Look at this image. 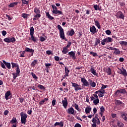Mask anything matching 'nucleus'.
<instances>
[{
  "label": "nucleus",
  "instance_id": "nucleus-1",
  "mask_svg": "<svg viewBox=\"0 0 127 127\" xmlns=\"http://www.w3.org/2000/svg\"><path fill=\"white\" fill-rule=\"evenodd\" d=\"M58 29L60 31V38L61 39H62L63 40H64L65 41H67V39L65 38V35H64V30L63 28H62V27H61V25H58Z\"/></svg>",
  "mask_w": 127,
  "mask_h": 127
},
{
  "label": "nucleus",
  "instance_id": "nucleus-2",
  "mask_svg": "<svg viewBox=\"0 0 127 127\" xmlns=\"http://www.w3.org/2000/svg\"><path fill=\"white\" fill-rule=\"evenodd\" d=\"M21 116V124H23V125H25L26 123V119L27 118V115L26 114H24L23 112L20 113Z\"/></svg>",
  "mask_w": 127,
  "mask_h": 127
},
{
  "label": "nucleus",
  "instance_id": "nucleus-3",
  "mask_svg": "<svg viewBox=\"0 0 127 127\" xmlns=\"http://www.w3.org/2000/svg\"><path fill=\"white\" fill-rule=\"evenodd\" d=\"M34 29L33 27H31L30 29V34L31 36V40L34 42H37L38 40V38L37 37H34Z\"/></svg>",
  "mask_w": 127,
  "mask_h": 127
},
{
  "label": "nucleus",
  "instance_id": "nucleus-4",
  "mask_svg": "<svg viewBox=\"0 0 127 127\" xmlns=\"http://www.w3.org/2000/svg\"><path fill=\"white\" fill-rule=\"evenodd\" d=\"M113 42V39L110 37H107L106 38L103 39L101 41V44L103 45H105L106 43H111Z\"/></svg>",
  "mask_w": 127,
  "mask_h": 127
},
{
  "label": "nucleus",
  "instance_id": "nucleus-5",
  "mask_svg": "<svg viewBox=\"0 0 127 127\" xmlns=\"http://www.w3.org/2000/svg\"><path fill=\"white\" fill-rule=\"evenodd\" d=\"M72 86L74 88V90L76 91L79 90H81L82 88L80 87V85L77 83L71 82Z\"/></svg>",
  "mask_w": 127,
  "mask_h": 127
},
{
  "label": "nucleus",
  "instance_id": "nucleus-6",
  "mask_svg": "<svg viewBox=\"0 0 127 127\" xmlns=\"http://www.w3.org/2000/svg\"><path fill=\"white\" fill-rule=\"evenodd\" d=\"M119 70H118V73L120 74H121L122 75H127V72L126 71V70L123 67H122V69H120V68H118Z\"/></svg>",
  "mask_w": 127,
  "mask_h": 127
},
{
  "label": "nucleus",
  "instance_id": "nucleus-7",
  "mask_svg": "<svg viewBox=\"0 0 127 127\" xmlns=\"http://www.w3.org/2000/svg\"><path fill=\"white\" fill-rule=\"evenodd\" d=\"M81 78V81L83 83V85L84 86H89V81H88L84 77H80Z\"/></svg>",
  "mask_w": 127,
  "mask_h": 127
},
{
  "label": "nucleus",
  "instance_id": "nucleus-8",
  "mask_svg": "<svg viewBox=\"0 0 127 127\" xmlns=\"http://www.w3.org/2000/svg\"><path fill=\"white\" fill-rule=\"evenodd\" d=\"M116 16L120 19H124L125 18V16L123 15V13L122 11L118 12Z\"/></svg>",
  "mask_w": 127,
  "mask_h": 127
},
{
  "label": "nucleus",
  "instance_id": "nucleus-9",
  "mask_svg": "<svg viewBox=\"0 0 127 127\" xmlns=\"http://www.w3.org/2000/svg\"><path fill=\"white\" fill-rule=\"evenodd\" d=\"M66 112L69 114L74 115L75 111L72 107H70L66 110Z\"/></svg>",
  "mask_w": 127,
  "mask_h": 127
},
{
  "label": "nucleus",
  "instance_id": "nucleus-10",
  "mask_svg": "<svg viewBox=\"0 0 127 127\" xmlns=\"http://www.w3.org/2000/svg\"><path fill=\"white\" fill-rule=\"evenodd\" d=\"M120 93H122V94H125L127 93V91L125 89H122L121 90H117V91L115 92V94L116 95H118Z\"/></svg>",
  "mask_w": 127,
  "mask_h": 127
},
{
  "label": "nucleus",
  "instance_id": "nucleus-11",
  "mask_svg": "<svg viewBox=\"0 0 127 127\" xmlns=\"http://www.w3.org/2000/svg\"><path fill=\"white\" fill-rule=\"evenodd\" d=\"M90 99L91 101H93V103L95 105H98V104L99 103V99L98 98L96 99L94 98V97L92 96L90 97Z\"/></svg>",
  "mask_w": 127,
  "mask_h": 127
},
{
  "label": "nucleus",
  "instance_id": "nucleus-12",
  "mask_svg": "<svg viewBox=\"0 0 127 127\" xmlns=\"http://www.w3.org/2000/svg\"><path fill=\"white\" fill-rule=\"evenodd\" d=\"M89 85H90L92 87L94 88L96 86V83L95 82L93 81L91 79H88Z\"/></svg>",
  "mask_w": 127,
  "mask_h": 127
},
{
  "label": "nucleus",
  "instance_id": "nucleus-13",
  "mask_svg": "<svg viewBox=\"0 0 127 127\" xmlns=\"http://www.w3.org/2000/svg\"><path fill=\"white\" fill-rule=\"evenodd\" d=\"M90 31L93 34H95L97 32V29L94 26L90 27Z\"/></svg>",
  "mask_w": 127,
  "mask_h": 127
},
{
  "label": "nucleus",
  "instance_id": "nucleus-14",
  "mask_svg": "<svg viewBox=\"0 0 127 127\" xmlns=\"http://www.w3.org/2000/svg\"><path fill=\"white\" fill-rule=\"evenodd\" d=\"M62 103L64 107L66 108L68 105L67 100L66 98H64V100L62 101Z\"/></svg>",
  "mask_w": 127,
  "mask_h": 127
},
{
  "label": "nucleus",
  "instance_id": "nucleus-15",
  "mask_svg": "<svg viewBox=\"0 0 127 127\" xmlns=\"http://www.w3.org/2000/svg\"><path fill=\"white\" fill-rule=\"evenodd\" d=\"M68 55L70 57H71L73 60H75L76 59V57H75V52L71 51L68 53Z\"/></svg>",
  "mask_w": 127,
  "mask_h": 127
},
{
  "label": "nucleus",
  "instance_id": "nucleus-16",
  "mask_svg": "<svg viewBox=\"0 0 127 127\" xmlns=\"http://www.w3.org/2000/svg\"><path fill=\"white\" fill-rule=\"evenodd\" d=\"M90 71L92 74H93L94 75H97V73L96 72V70L94 69V67L92 65L91 66L90 68Z\"/></svg>",
  "mask_w": 127,
  "mask_h": 127
},
{
  "label": "nucleus",
  "instance_id": "nucleus-17",
  "mask_svg": "<svg viewBox=\"0 0 127 127\" xmlns=\"http://www.w3.org/2000/svg\"><path fill=\"white\" fill-rule=\"evenodd\" d=\"M25 51L28 52V53H32L31 56H33L34 50L32 49H29V48H26Z\"/></svg>",
  "mask_w": 127,
  "mask_h": 127
},
{
  "label": "nucleus",
  "instance_id": "nucleus-18",
  "mask_svg": "<svg viewBox=\"0 0 127 127\" xmlns=\"http://www.w3.org/2000/svg\"><path fill=\"white\" fill-rule=\"evenodd\" d=\"M114 50V54H115V55H119L121 54V51H120L119 49H118L115 48Z\"/></svg>",
  "mask_w": 127,
  "mask_h": 127
},
{
  "label": "nucleus",
  "instance_id": "nucleus-19",
  "mask_svg": "<svg viewBox=\"0 0 127 127\" xmlns=\"http://www.w3.org/2000/svg\"><path fill=\"white\" fill-rule=\"evenodd\" d=\"M2 62L4 64L8 69H10L11 64L10 63H6L5 61L3 60Z\"/></svg>",
  "mask_w": 127,
  "mask_h": 127
},
{
  "label": "nucleus",
  "instance_id": "nucleus-20",
  "mask_svg": "<svg viewBox=\"0 0 127 127\" xmlns=\"http://www.w3.org/2000/svg\"><path fill=\"white\" fill-rule=\"evenodd\" d=\"M57 126H60V127H62L64 126V123L63 122H56L54 124V127H57Z\"/></svg>",
  "mask_w": 127,
  "mask_h": 127
},
{
  "label": "nucleus",
  "instance_id": "nucleus-21",
  "mask_svg": "<svg viewBox=\"0 0 127 127\" xmlns=\"http://www.w3.org/2000/svg\"><path fill=\"white\" fill-rule=\"evenodd\" d=\"M41 16V15H40V14H36V15H34V18H33V20L34 21L37 20Z\"/></svg>",
  "mask_w": 127,
  "mask_h": 127
},
{
  "label": "nucleus",
  "instance_id": "nucleus-22",
  "mask_svg": "<svg viewBox=\"0 0 127 127\" xmlns=\"http://www.w3.org/2000/svg\"><path fill=\"white\" fill-rule=\"evenodd\" d=\"M11 93L10 91H7L5 93V99L7 100L9 98L8 97L10 96Z\"/></svg>",
  "mask_w": 127,
  "mask_h": 127
},
{
  "label": "nucleus",
  "instance_id": "nucleus-23",
  "mask_svg": "<svg viewBox=\"0 0 127 127\" xmlns=\"http://www.w3.org/2000/svg\"><path fill=\"white\" fill-rule=\"evenodd\" d=\"M96 94H103L104 95V93H106V92L105 91V90H98L95 92Z\"/></svg>",
  "mask_w": 127,
  "mask_h": 127
},
{
  "label": "nucleus",
  "instance_id": "nucleus-24",
  "mask_svg": "<svg viewBox=\"0 0 127 127\" xmlns=\"http://www.w3.org/2000/svg\"><path fill=\"white\" fill-rule=\"evenodd\" d=\"M121 117L122 118H123V119H124L125 121H126V122H127V115L125 113H121Z\"/></svg>",
  "mask_w": 127,
  "mask_h": 127
},
{
  "label": "nucleus",
  "instance_id": "nucleus-25",
  "mask_svg": "<svg viewBox=\"0 0 127 127\" xmlns=\"http://www.w3.org/2000/svg\"><path fill=\"white\" fill-rule=\"evenodd\" d=\"M34 12L36 14H40V13H41L40 10H39V9L38 8H37V7H35L34 9Z\"/></svg>",
  "mask_w": 127,
  "mask_h": 127
},
{
  "label": "nucleus",
  "instance_id": "nucleus-26",
  "mask_svg": "<svg viewBox=\"0 0 127 127\" xmlns=\"http://www.w3.org/2000/svg\"><path fill=\"white\" fill-rule=\"evenodd\" d=\"M68 48L66 47H64L63 48V51H62L63 53L64 54H66L68 53Z\"/></svg>",
  "mask_w": 127,
  "mask_h": 127
},
{
  "label": "nucleus",
  "instance_id": "nucleus-27",
  "mask_svg": "<svg viewBox=\"0 0 127 127\" xmlns=\"http://www.w3.org/2000/svg\"><path fill=\"white\" fill-rule=\"evenodd\" d=\"M85 113L86 114H88L91 111V108H90V107L88 106L85 108Z\"/></svg>",
  "mask_w": 127,
  "mask_h": 127
},
{
  "label": "nucleus",
  "instance_id": "nucleus-28",
  "mask_svg": "<svg viewBox=\"0 0 127 127\" xmlns=\"http://www.w3.org/2000/svg\"><path fill=\"white\" fill-rule=\"evenodd\" d=\"M94 22H95V25L98 28V29H100L101 26L98 21L96 20V19H94Z\"/></svg>",
  "mask_w": 127,
  "mask_h": 127
},
{
  "label": "nucleus",
  "instance_id": "nucleus-29",
  "mask_svg": "<svg viewBox=\"0 0 127 127\" xmlns=\"http://www.w3.org/2000/svg\"><path fill=\"white\" fill-rule=\"evenodd\" d=\"M100 43V40L99 38H96L95 43L94 44V46L96 47Z\"/></svg>",
  "mask_w": 127,
  "mask_h": 127
},
{
  "label": "nucleus",
  "instance_id": "nucleus-30",
  "mask_svg": "<svg viewBox=\"0 0 127 127\" xmlns=\"http://www.w3.org/2000/svg\"><path fill=\"white\" fill-rule=\"evenodd\" d=\"M64 67H65L64 68L65 74L67 75H69V72H70V70L66 66H65Z\"/></svg>",
  "mask_w": 127,
  "mask_h": 127
},
{
  "label": "nucleus",
  "instance_id": "nucleus-31",
  "mask_svg": "<svg viewBox=\"0 0 127 127\" xmlns=\"http://www.w3.org/2000/svg\"><path fill=\"white\" fill-rule=\"evenodd\" d=\"M17 121L15 118L13 117L12 119L10 121V123L13 125V124H15Z\"/></svg>",
  "mask_w": 127,
  "mask_h": 127
},
{
  "label": "nucleus",
  "instance_id": "nucleus-32",
  "mask_svg": "<svg viewBox=\"0 0 127 127\" xmlns=\"http://www.w3.org/2000/svg\"><path fill=\"white\" fill-rule=\"evenodd\" d=\"M46 16L48 17V18L50 19V20H53L54 19V18L52 16H51L49 12H46Z\"/></svg>",
  "mask_w": 127,
  "mask_h": 127
},
{
  "label": "nucleus",
  "instance_id": "nucleus-33",
  "mask_svg": "<svg viewBox=\"0 0 127 127\" xmlns=\"http://www.w3.org/2000/svg\"><path fill=\"white\" fill-rule=\"evenodd\" d=\"M11 65H12V67H16L17 68L19 66V65L17 63H11Z\"/></svg>",
  "mask_w": 127,
  "mask_h": 127
},
{
  "label": "nucleus",
  "instance_id": "nucleus-34",
  "mask_svg": "<svg viewBox=\"0 0 127 127\" xmlns=\"http://www.w3.org/2000/svg\"><path fill=\"white\" fill-rule=\"evenodd\" d=\"M54 14H59L60 15H63V12L61 11L58 10L57 9L55 11H54Z\"/></svg>",
  "mask_w": 127,
  "mask_h": 127
},
{
  "label": "nucleus",
  "instance_id": "nucleus-35",
  "mask_svg": "<svg viewBox=\"0 0 127 127\" xmlns=\"http://www.w3.org/2000/svg\"><path fill=\"white\" fill-rule=\"evenodd\" d=\"M98 115L96 114L95 118H93V119H92V122L93 123H96V121L99 119L98 118Z\"/></svg>",
  "mask_w": 127,
  "mask_h": 127
},
{
  "label": "nucleus",
  "instance_id": "nucleus-36",
  "mask_svg": "<svg viewBox=\"0 0 127 127\" xmlns=\"http://www.w3.org/2000/svg\"><path fill=\"white\" fill-rule=\"evenodd\" d=\"M75 32L73 29L69 32V36H72L74 34Z\"/></svg>",
  "mask_w": 127,
  "mask_h": 127
},
{
  "label": "nucleus",
  "instance_id": "nucleus-37",
  "mask_svg": "<svg viewBox=\"0 0 127 127\" xmlns=\"http://www.w3.org/2000/svg\"><path fill=\"white\" fill-rule=\"evenodd\" d=\"M123 103V102L120 100H116L115 101V104L117 106L120 105Z\"/></svg>",
  "mask_w": 127,
  "mask_h": 127
},
{
  "label": "nucleus",
  "instance_id": "nucleus-38",
  "mask_svg": "<svg viewBox=\"0 0 127 127\" xmlns=\"http://www.w3.org/2000/svg\"><path fill=\"white\" fill-rule=\"evenodd\" d=\"M9 43H14L16 41L14 37L10 38L9 37Z\"/></svg>",
  "mask_w": 127,
  "mask_h": 127
},
{
  "label": "nucleus",
  "instance_id": "nucleus-39",
  "mask_svg": "<svg viewBox=\"0 0 127 127\" xmlns=\"http://www.w3.org/2000/svg\"><path fill=\"white\" fill-rule=\"evenodd\" d=\"M120 44L121 45H124L125 46H127V42L122 41L120 42Z\"/></svg>",
  "mask_w": 127,
  "mask_h": 127
},
{
  "label": "nucleus",
  "instance_id": "nucleus-40",
  "mask_svg": "<svg viewBox=\"0 0 127 127\" xmlns=\"http://www.w3.org/2000/svg\"><path fill=\"white\" fill-rule=\"evenodd\" d=\"M38 63L37 60H35L31 64V66H34Z\"/></svg>",
  "mask_w": 127,
  "mask_h": 127
},
{
  "label": "nucleus",
  "instance_id": "nucleus-41",
  "mask_svg": "<svg viewBox=\"0 0 127 127\" xmlns=\"http://www.w3.org/2000/svg\"><path fill=\"white\" fill-rule=\"evenodd\" d=\"M30 16V14H26L25 13H23L21 15V16L24 18V19H25V18H27L28 16Z\"/></svg>",
  "mask_w": 127,
  "mask_h": 127
},
{
  "label": "nucleus",
  "instance_id": "nucleus-42",
  "mask_svg": "<svg viewBox=\"0 0 127 127\" xmlns=\"http://www.w3.org/2000/svg\"><path fill=\"white\" fill-rule=\"evenodd\" d=\"M18 4V2H13L9 4V6L10 7H13L15 5H16Z\"/></svg>",
  "mask_w": 127,
  "mask_h": 127
},
{
  "label": "nucleus",
  "instance_id": "nucleus-43",
  "mask_svg": "<svg viewBox=\"0 0 127 127\" xmlns=\"http://www.w3.org/2000/svg\"><path fill=\"white\" fill-rule=\"evenodd\" d=\"M93 7L95 10H100V9L99 6L97 4L94 5Z\"/></svg>",
  "mask_w": 127,
  "mask_h": 127
},
{
  "label": "nucleus",
  "instance_id": "nucleus-44",
  "mask_svg": "<svg viewBox=\"0 0 127 127\" xmlns=\"http://www.w3.org/2000/svg\"><path fill=\"white\" fill-rule=\"evenodd\" d=\"M12 75H13V78L14 79H15L16 78V77L19 75V74H17L16 73H12Z\"/></svg>",
  "mask_w": 127,
  "mask_h": 127
},
{
  "label": "nucleus",
  "instance_id": "nucleus-45",
  "mask_svg": "<svg viewBox=\"0 0 127 127\" xmlns=\"http://www.w3.org/2000/svg\"><path fill=\"white\" fill-rule=\"evenodd\" d=\"M52 7L53 8L52 12L54 13V11H55L57 10V7L55 5H52Z\"/></svg>",
  "mask_w": 127,
  "mask_h": 127
},
{
  "label": "nucleus",
  "instance_id": "nucleus-46",
  "mask_svg": "<svg viewBox=\"0 0 127 127\" xmlns=\"http://www.w3.org/2000/svg\"><path fill=\"white\" fill-rule=\"evenodd\" d=\"M22 3L23 4H29V1H27L26 0H22Z\"/></svg>",
  "mask_w": 127,
  "mask_h": 127
},
{
  "label": "nucleus",
  "instance_id": "nucleus-47",
  "mask_svg": "<svg viewBox=\"0 0 127 127\" xmlns=\"http://www.w3.org/2000/svg\"><path fill=\"white\" fill-rule=\"evenodd\" d=\"M124 124H123L122 123H121L120 122H118V127H124Z\"/></svg>",
  "mask_w": 127,
  "mask_h": 127
},
{
  "label": "nucleus",
  "instance_id": "nucleus-48",
  "mask_svg": "<svg viewBox=\"0 0 127 127\" xmlns=\"http://www.w3.org/2000/svg\"><path fill=\"white\" fill-rule=\"evenodd\" d=\"M20 72V69H19V66L16 67V73L17 74L19 75V73Z\"/></svg>",
  "mask_w": 127,
  "mask_h": 127
},
{
  "label": "nucleus",
  "instance_id": "nucleus-49",
  "mask_svg": "<svg viewBox=\"0 0 127 127\" xmlns=\"http://www.w3.org/2000/svg\"><path fill=\"white\" fill-rule=\"evenodd\" d=\"M107 72L108 73V74L110 75L112 74L111 69L110 67L108 68V69L107 70Z\"/></svg>",
  "mask_w": 127,
  "mask_h": 127
},
{
  "label": "nucleus",
  "instance_id": "nucleus-50",
  "mask_svg": "<svg viewBox=\"0 0 127 127\" xmlns=\"http://www.w3.org/2000/svg\"><path fill=\"white\" fill-rule=\"evenodd\" d=\"M90 54L91 55H93V56L94 57L98 56L97 53H94V52H92V51L90 52Z\"/></svg>",
  "mask_w": 127,
  "mask_h": 127
},
{
  "label": "nucleus",
  "instance_id": "nucleus-51",
  "mask_svg": "<svg viewBox=\"0 0 127 127\" xmlns=\"http://www.w3.org/2000/svg\"><path fill=\"white\" fill-rule=\"evenodd\" d=\"M3 41L5 42H6L7 43H9V37L8 38H6L5 39H4Z\"/></svg>",
  "mask_w": 127,
  "mask_h": 127
},
{
  "label": "nucleus",
  "instance_id": "nucleus-52",
  "mask_svg": "<svg viewBox=\"0 0 127 127\" xmlns=\"http://www.w3.org/2000/svg\"><path fill=\"white\" fill-rule=\"evenodd\" d=\"M31 74L32 75V77H33L34 79H36L37 78V76H36V74H34L33 72H31Z\"/></svg>",
  "mask_w": 127,
  "mask_h": 127
},
{
  "label": "nucleus",
  "instance_id": "nucleus-53",
  "mask_svg": "<svg viewBox=\"0 0 127 127\" xmlns=\"http://www.w3.org/2000/svg\"><path fill=\"white\" fill-rule=\"evenodd\" d=\"M38 87H39L40 89H42V90H44V89H45V87H44V86H43V85H41V84H39V85H38Z\"/></svg>",
  "mask_w": 127,
  "mask_h": 127
},
{
  "label": "nucleus",
  "instance_id": "nucleus-54",
  "mask_svg": "<svg viewBox=\"0 0 127 127\" xmlns=\"http://www.w3.org/2000/svg\"><path fill=\"white\" fill-rule=\"evenodd\" d=\"M107 87H108V85H104L102 84V86L100 90H104V89L106 88Z\"/></svg>",
  "mask_w": 127,
  "mask_h": 127
},
{
  "label": "nucleus",
  "instance_id": "nucleus-55",
  "mask_svg": "<svg viewBox=\"0 0 127 127\" xmlns=\"http://www.w3.org/2000/svg\"><path fill=\"white\" fill-rule=\"evenodd\" d=\"M74 107L75 108L78 110V111H79V106L77 104L75 103Z\"/></svg>",
  "mask_w": 127,
  "mask_h": 127
},
{
  "label": "nucleus",
  "instance_id": "nucleus-56",
  "mask_svg": "<svg viewBox=\"0 0 127 127\" xmlns=\"http://www.w3.org/2000/svg\"><path fill=\"white\" fill-rule=\"evenodd\" d=\"M51 64H47V63H46L45 64V66H46V68H50V66H51Z\"/></svg>",
  "mask_w": 127,
  "mask_h": 127
},
{
  "label": "nucleus",
  "instance_id": "nucleus-57",
  "mask_svg": "<svg viewBox=\"0 0 127 127\" xmlns=\"http://www.w3.org/2000/svg\"><path fill=\"white\" fill-rule=\"evenodd\" d=\"M106 33L108 35H110L111 34V31L109 30L106 31Z\"/></svg>",
  "mask_w": 127,
  "mask_h": 127
},
{
  "label": "nucleus",
  "instance_id": "nucleus-58",
  "mask_svg": "<svg viewBox=\"0 0 127 127\" xmlns=\"http://www.w3.org/2000/svg\"><path fill=\"white\" fill-rule=\"evenodd\" d=\"M40 41H41V42H44V41H45L46 40V39H45V38H44L43 37L41 36V37H40Z\"/></svg>",
  "mask_w": 127,
  "mask_h": 127
},
{
  "label": "nucleus",
  "instance_id": "nucleus-59",
  "mask_svg": "<svg viewBox=\"0 0 127 127\" xmlns=\"http://www.w3.org/2000/svg\"><path fill=\"white\" fill-rule=\"evenodd\" d=\"M56 100L55 99L53 100L52 102V105L54 106L56 105Z\"/></svg>",
  "mask_w": 127,
  "mask_h": 127
},
{
  "label": "nucleus",
  "instance_id": "nucleus-60",
  "mask_svg": "<svg viewBox=\"0 0 127 127\" xmlns=\"http://www.w3.org/2000/svg\"><path fill=\"white\" fill-rule=\"evenodd\" d=\"M71 44H72L71 42H68V43H67V46H66V47L67 48H69L70 46H71Z\"/></svg>",
  "mask_w": 127,
  "mask_h": 127
},
{
  "label": "nucleus",
  "instance_id": "nucleus-61",
  "mask_svg": "<svg viewBox=\"0 0 127 127\" xmlns=\"http://www.w3.org/2000/svg\"><path fill=\"white\" fill-rule=\"evenodd\" d=\"M74 127H81V126L80 124H79V123H76L75 126Z\"/></svg>",
  "mask_w": 127,
  "mask_h": 127
},
{
  "label": "nucleus",
  "instance_id": "nucleus-62",
  "mask_svg": "<svg viewBox=\"0 0 127 127\" xmlns=\"http://www.w3.org/2000/svg\"><path fill=\"white\" fill-rule=\"evenodd\" d=\"M101 112H103L105 111V108L103 106H102L100 108Z\"/></svg>",
  "mask_w": 127,
  "mask_h": 127
},
{
  "label": "nucleus",
  "instance_id": "nucleus-63",
  "mask_svg": "<svg viewBox=\"0 0 127 127\" xmlns=\"http://www.w3.org/2000/svg\"><path fill=\"white\" fill-rule=\"evenodd\" d=\"M1 66L3 68H4V69H6V67H5V65H4V64L3 63H1Z\"/></svg>",
  "mask_w": 127,
  "mask_h": 127
},
{
  "label": "nucleus",
  "instance_id": "nucleus-64",
  "mask_svg": "<svg viewBox=\"0 0 127 127\" xmlns=\"http://www.w3.org/2000/svg\"><path fill=\"white\" fill-rule=\"evenodd\" d=\"M6 34V32L5 31H2V36H5Z\"/></svg>",
  "mask_w": 127,
  "mask_h": 127
}]
</instances>
